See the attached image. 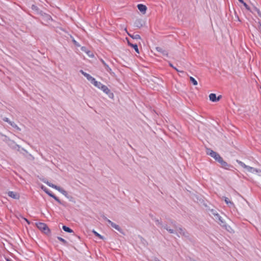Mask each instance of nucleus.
Returning <instances> with one entry per match:
<instances>
[{"label": "nucleus", "mask_w": 261, "mask_h": 261, "mask_svg": "<svg viewBox=\"0 0 261 261\" xmlns=\"http://www.w3.org/2000/svg\"><path fill=\"white\" fill-rule=\"evenodd\" d=\"M72 42L75 46L77 47H80L81 46L80 44L76 40H75L74 39H72Z\"/></svg>", "instance_id": "nucleus-38"}, {"label": "nucleus", "mask_w": 261, "mask_h": 261, "mask_svg": "<svg viewBox=\"0 0 261 261\" xmlns=\"http://www.w3.org/2000/svg\"><path fill=\"white\" fill-rule=\"evenodd\" d=\"M238 1L242 4L243 5V6L245 7V8L247 10H250V7L246 3H245L244 0H238Z\"/></svg>", "instance_id": "nucleus-29"}, {"label": "nucleus", "mask_w": 261, "mask_h": 261, "mask_svg": "<svg viewBox=\"0 0 261 261\" xmlns=\"http://www.w3.org/2000/svg\"><path fill=\"white\" fill-rule=\"evenodd\" d=\"M101 217L104 220L106 221L112 226V224H113L114 222L108 219L104 215H101Z\"/></svg>", "instance_id": "nucleus-31"}, {"label": "nucleus", "mask_w": 261, "mask_h": 261, "mask_svg": "<svg viewBox=\"0 0 261 261\" xmlns=\"http://www.w3.org/2000/svg\"><path fill=\"white\" fill-rule=\"evenodd\" d=\"M237 162L241 166H242L243 168H246V167H247V165H246L243 162H242V161H240L238 160H237Z\"/></svg>", "instance_id": "nucleus-34"}, {"label": "nucleus", "mask_w": 261, "mask_h": 261, "mask_svg": "<svg viewBox=\"0 0 261 261\" xmlns=\"http://www.w3.org/2000/svg\"><path fill=\"white\" fill-rule=\"evenodd\" d=\"M43 182L44 183H45L47 186H48L49 187H51L57 190H58L59 192H60L61 193H62L63 192V191L65 190L63 188H62V187H60V186H58L57 185H54L50 182H49L48 181H45V180H43Z\"/></svg>", "instance_id": "nucleus-6"}, {"label": "nucleus", "mask_w": 261, "mask_h": 261, "mask_svg": "<svg viewBox=\"0 0 261 261\" xmlns=\"http://www.w3.org/2000/svg\"><path fill=\"white\" fill-rule=\"evenodd\" d=\"M3 121H4L5 122H7V123H8L9 124L12 122V121H10V120L9 119V118H7V117H4L3 118Z\"/></svg>", "instance_id": "nucleus-40"}, {"label": "nucleus", "mask_w": 261, "mask_h": 261, "mask_svg": "<svg viewBox=\"0 0 261 261\" xmlns=\"http://www.w3.org/2000/svg\"><path fill=\"white\" fill-rule=\"evenodd\" d=\"M22 150H24V151H25L26 152H27V150H25L24 148H22Z\"/></svg>", "instance_id": "nucleus-47"}, {"label": "nucleus", "mask_w": 261, "mask_h": 261, "mask_svg": "<svg viewBox=\"0 0 261 261\" xmlns=\"http://www.w3.org/2000/svg\"><path fill=\"white\" fill-rule=\"evenodd\" d=\"M20 148V146L17 144V146H16V149H17V150H19V149Z\"/></svg>", "instance_id": "nucleus-45"}, {"label": "nucleus", "mask_w": 261, "mask_h": 261, "mask_svg": "<svg viewBox=\"0 0 261 261\" xmlns=\"http://www.w3.org/2000/svg\"><path fill=\"white\" fill-rule=\"evenodd\" d=\"M57 239L58 240H59L60 241H61V242H62V243L66 245V246H68L69 245V244L67 242V241L66 240H65L64 239L60 237H57Z\"/></svg>", "instance_id": "nucleus-28"}, {"label": "nucleus", "mask_w": 261, "mask_h": 261, "mask_svg": "<svg viewBox=\"0 0 261 261\" xmlns=\"http://www.w3.org/2000/svg\"><path fill=\"white\" fill-rule=\"evenodd\" d=\"M237 18H238V20H239V21H240V20L239 19V16H237Z\"/></svg>", "instance_id": "nucleus-48"}, {"label": "nucleus", "mask_w": 261, "mask_h": 261, "mask_svg": "<svg viewBox=\"0 0 261 261\" xmlns=\"http://www.w3.org/2000/svg\"><path fill=\"white\" fill-rule=\"evenodd\" d=\"M101 61L102 64L103 65V66H105V69L108 72H109L110 74H111L112 73V69H111V68L109 66V65L103 60L101 59Z\"/></svg>", "instance_id": "nucleus-23"}, {"label": "nucleus", "mask_w": 261, "mask_h": 261, "mask_svg": "<svg viewBox=\"0 0 261 261\" xmlns=\"http://www.w3.org/2000/svg\"><path fill=\"white\" fill-rule=\"evenodd\" d=\"M5 137L6 140L5 141L7 143V144L13 149H16V146H17V144L13 140H11L7 136H5Z\"/></svg>", "instance_id": "nucleus-12"}, {"label": "nucleus", "mask_w": 261, "mask_h": 261, "mask_svg": "<svg viewBox=\"0 0 261 261\" xmlns=\"http://www.w3.org/2000/svg\"><path fill=\"white\" fill-rule=\"evenodd\" d=\"M154 221L155 222L156 225L160 227H163L165 229L167 230L170 233H175V231L173 229L170 228L167 224L163 225L162 221L159 220V219L155 218L154 219Z\"/></svg>", "instance_id": "nucleus-5"}, {"label": "nucleus", "mask_w": 261, "mask_h": 261, "mask_svg": "<svg viewBox=\"0 0 261 261\" xmlns=\"http://www.w3.org/2000/svg\"><path fill=\"white\" fill-rule=\"evenodd\" d=\"M206 152L207 155H210L215 160L216 159H217V158H218L219 155H220L218 153L213 150L211 148H206Z\"/></svg>", "instance_id": "nucleus-9"}, {"label": "nucleus", "mask_w": 261, "mask_h": 261, "mask_svg": "<svg viewBox=\"0 0 261 261\" xmlns=\"http://www.w3.org/2000/svg\"><path fill=\"white\" fill-rule=\"evenodd\" d=\"M182 236L185 237L187 239L190 241L191 242L192 241V239L191 237V234L187 231L186 229L183 232V234H182Z\"/></svg>", "instance_id": "nucleus-22"}, {"label": "nucleus", "mask_w": 261, "mask_h": 261, "mask_svg": "<svg viewBox=\"0 0 261 261\" xmlns=\"http://www.w3.org/2000/svg\"><path fill=\"white\" fill-rule=\"evenodd\" d=\"M40 15L42 16L43 20L46 23H49L50 21H53L51 16L43 11L42 12Z\"/></svg>", "instance_id": "nucleus-8"}, {"label": "nucleus", "mask_w": 261, "mask_h": 261, "mask_svg": "<svg viewBox=\"0 0 261 261\" xmlns=\"http://www.w3.org/2000/svg\"><path fill=\"white\" fill-rule=\"evenodd\" d=\"M215 220L219 223V224L223 228H225L227 231H229L228 228H230V227L227 225L226 222L223 221L222 219V217L218 214V215H215Z\"/></svg>", "instance_id": "nucleus-4"}, {"label": "nucleus", "mask_w": 261, "mask_h": 261, "mask_svg": "<svg viewBox=\"0 0 261 261\" xmlns=\"http://www.w3.org/2000/svg\"><path fill=\"white\" fill-rule=\"evenodd\" d=\"M41 189L45 192L48 196L54 198L59 204L65 206V202L61 201L58 197H57L54 194H53L50 190L44 186L41 187Z\"/></svg>", "instance_id": "nucleus-3"}, {"label": "nucleus", "mask_w": 261, "mask_h": 261, "mask_svg": "<svg viewBox=\"0 0 261 261\" xmlns=\"http://www.w3.org/2000/svg\"><path fill=\"white\" fill-rule=\"evenodd\" d=\"M169 222L175 228H177V226L176 225V222L175 221L172 219H170Z\"/></svg>", "instance_id": "nucleus-35"}, {"label": "nucleus", "mask_w": 261, "mask_h": 261, "mask_svg": "<svg viewBox=\"0 0 261 261\" xmlns=\"http://www.w3.org/2000/svg\"><path fill=\"white\" fill-rule=\"evenodd\" d=\"M8 195L9 197H11L14 199H19L20 198V195L19 193L15 192L9 191L8 192Z\"/></svg>", "instance_id": "nucleus-14"}, {"label": "nucleus", "mask_w": 261, "mask_h": 261, "mask_svg": "<svg viewBox=\"0 0 261 261\" xmlns=\"http://www.w3.org/2000/svg\"><path fill=\"white\" fill-rule=\"evenodd\" d=\"M169 65L170 67H171L173 68L174 69H175L176 71L180 72H181V73H184V71H180V70H179L177 68H176L175 67H174L173 66V65L171 63L169 62Z\"/></svg>", "instance_id": "nucleus-36"}, {"label": "nucleus", "mask_w": 261, "mask_h": 261, "mask_svg": "<svg viewBox=\"0 0 261 261\" xmlns=\"http://www.w3.org/2000/svg\"><path fill=\"white\" fill-rule=\"evenodd\" d=\"M155 49L157 51L162 54L163 56L168 57V52L167 50L164 49L163 48L159 46L156 47Z\"/></svg>", "instance_id": "nucleus-17"}, {"label": "nucleus", "mask_w": 261, "mask_h": 261, "mask_svg": "<svg viewBox=\"0 0 261 261\" xmlns=\"http://www.w3.org/2000/svg\"><path fill=\"white\" fill-rule=\"evenodd\" d=\"M10 125L12 126L13 128H15L17 130H20V128L17 125L16 123H15L14 122H12L10 124Z\"/></svg>", "instance_id": "nucleus-33"}, {"label": "nucleus", "mask_w": 261, "mask_h": 261, "mask_svg": "<svg viewBox=\"0 0 261 261\" xmlns=\"http://www.w3.org/2000/svg\"><path fill=\"white\" fill-rule=\"evenodd\" d=\"M209 211L211 212L212 214L215 217V215H218V213L216 212V211L214 209H209Z\"/></svg>", "instance_id": "nucleus-39"}, {"label": "nucleus", "mask_w": 261, "mask_h": 261, "mask_svg": "<svg viewBox=\"0 0 261 261\" xmlns=\"http://www.w3.org/2000/svg\"><path fill=\"white\" fill-rule=\"evenodd\" d=\"M92 232H93V233L96 236V237H97L98 238H99V239L103 240H105V237L102 236H101V234H100L99 233H98L97 231H96L95 230H93L92 231Z\"/></svg>", "instance_id": "nucleus-27"}, {"label": "nucleus", "mask_w": 261, "mask_h": 261, "mask_svg": "<svg viewBox=\"0 0 261 261\" xmlns=\"http://www.w3.org/2000/svg\"><path fill=\"white\" fill-rule=\"evenodd\" d=\"M190 81L194 86H196L198 84V83H197V81L192 76H190Z\"/></svg>", "instance_id": "nucleus-32"}, {"label": "nucleus", "mask_w": 261, "mask_h": 261, "mask_svg": "<svg viewBox=\"0 0 261 261\" xmlns=\"http://www.w3.org/2000/svg\"><path fill=\"white\" fill-rule=\"evenodd\" d=\"M128 35L134 39H141V36L139 34H136L135 33L131 34L127 33Z\"/></svg>", "instance_id": "nucleus-26"}, {"label": "nucleus", "mask_w": 261, "mask_h": 261, "mask_svg": "<svg viewBox=\"0 0 261 261\" xmlns=\"http://www.w3.org/2000/svg\"><path fill=\"white\" fill-rule=\"evenodd\" d=\"M101 217L104 220L106 221L112 226V224H113L114 222L108 219L104 215H101Z\"/></svg>", "instance_id": "nucleus-30"}, {"label": "nucleus", "mask_w": 261, "mask_h": 261, "mask_svg": "<svg viewBox=\"0 0 261 261\" xmlns=\"http://www.w3.org/2000/svg\"><path fill=\"white\" fill-rule=\"evenodd\" d=\"M145 22L142 19H137L134 22V26L137 28H141L144 24Z\"/></svg>", "instance_id": "nucleus-13"}, {"label": "nucleus", "mask_w": 261, "mask_h": 261, "mask_svg": "<svg viewBox=\"0 0 261 261\" xmlns=\"http://www.w3.org/2000/svg\"><path fill=\"white\" fill-rule=\"evenodd\" d=\"M245 169H246L248 172L252 173L254 172H258L259 171L261 172V170H259L253 167H250L249 166H247V167H246Z\"/></svg>", "instance_id": "nucleus-24"}, {"label": "nucleus", "mask_w": 261, "mask_h": 261, "mask_svg": "<svg viewBox=\"0 0 261 261\" xmlns=\"http://www.w3.org/2000/svg\"><path fill=\"white\" fill-rule=\"evenodd\" d=\"M219 163L220 164L222 168L226 170H230V168H234L232 165L228 164L227 162L224 161L223 159H222L221 161H220Z\"/></svg>", "instance_id": "nucleus-10"}, {"label": "nucleus", "mask_w": 261, "mask_h": 261, "mask_svg": "<svg viewBox=\"0 0 261 261\" xmlns=\"http://www.w3.org/2000/svg\"><path fill=\"white\" fill-rule=\"evenodd\" d=\"M222 96L221 95L218 96H216V94L215 93H211L209 95L210 100L213 102H217L220 100Z\"/></svg>", "instance_id": "nucleus-11"}, {"label": "nucleus", "mask_w": 261, "mask_h": 261, "mask_svg": "<svg viewBox=\"0 0 261 261\" xmlns=\"http://www.w3.org/2000/svg\"><path fill=\"white\" fill-rule=\"evenodd\" d=\"M177 229V230L178 231L179 233L180 234V235L182 236L183 234V232L185 230V228H182V227H178Z\"/></svg>", "instance_id": "nucleus-37"}, {"label": "nucleus", "mask_w": 261, "mask_h": 261, "mask_svg": "<svg viewBox=\"0 0 261 261\" xmlns=\"http://www.w3.org/2000/svg\"><path fill=\"white\" fill-rule=\"evenodd\" d=\"M37 227L46 236H50L51 234V231L47 225L43 222L36 223Z\"/></svg>", "instance_id": "nucleus-2"}, {"label": "nucleus", "mask_w": 261, "mask_h": 261, "mask_svg": "<svg viewBox=\"0 0 261 261\" xmlns=\"http://www.w3.org/2000/svg\"><path fill=\"white\" fill-rule=\"evenodd\" d=\"M255 10L257 12L258 15L261 17V12L260 10L256 7L255 8Z\"/></svg>", "instance_id": "nucleus-43"}, {"label": "nucleus", "mask_w": 261, "mask_h": 261, "mask_svg": "<svg viewBox=\"0 0 261 261\" xmlns=\"http://www.w3.org/2000/svg\"><path fill=\"white\" fill-rule=\"evenodd\" d=\"M222 159H223V158L220 156V155H219L218 158H217L215 161L219 163L220 161H221Z\"/></svg>", "instance_id": "nucleus-42"}, {"label": "nucleus", "mask_w": 261, "mask_h": 261, "mask_svg": "<svg viewBox=\"0 0 261 261\" xmlns=\"http://www.w3.org/2000/svg\"><path fill=\"white\" fill-rule=\"evenodd\" d=\"M155 261H160V260L158 259V260H155Z\"/></svg>", "instance_id": "nucleus-49"}, {"label": "nucleus", "mask_w": 261, "mask_h": 261, "mask_svg": "<svg viewBox=\"0 0 261 261\" xmlns=\"http://www.w3.org/2000/svg\"><path fill=\"white\" fill-rule=\"evenodd\" d=\"M137 8L143 14H144L146 12L147 7L143 4H139L137 5Z\"/></svg>", "instance_id": "nucleus-15"}, {"label": "nucleus", "mask_w": 261, "mask_h": 261, "mask_svg": "<svg viewBox=\"0 0 261 261\" xmlns=\"http://www.w3.org/2000/svg\"><path fill=\"white\" fill-rule=\"evenodd\" d=\"M6 261H13L12 259L10 258H6Z\"/></svg>", "instance_id": "nucleus-46"}, {"label": "nucleus", "mask_w": 261, "mask_h": 261, "mask_svg": "<svg viewBox=\"0 0 261 261\" xmlns=\"http://www.w3.org/2000/svg\"><path fill=\"white\" fill-rule=\"evenodd\" d=\"M81 72L84 75L87 79L90 81L92 84L98 89H101L104 93H105L110 98H114V94L111 91V90L108 88V87L105 85H103L101 82H97L95 78L92 77L89 74L83 71L82 70H81Z\"/></svg>", "instance_id": "nucleus-1"}, {"label": "nucleus", "mask_w": 261, "mask_h": 261, "mask_svg": "<svg viewBox=\"0 0 261 261\" xmlns=\"http://www.w3.org/2000/svg\"><path fill=\"white\" fill-rule=\"evenodd\" d=\"M223 198L225 203L227 204H229V207L234 206V203L232 202H231L227 197H224Z\"/></svg>", "instance_id": "nucleus-25"}, {"label": "nucleus", "mask_w": 261, "mask_h": 261, "mask_svg": "<svg viewBox=\"0 0 261 261\" xmlns=\"http://www.w3.org/2000/svg\"><path fill=\"white\" fill-rule=\"evenodd\" d=\"M21 217L28 224H30L31 222L27 218L23 217V216H21Z\"/></svg>", "instance_id": "nucleus-41"}, {"label": "nucleus", "mask_w": 261, "mask_h": 261, "mask_svg": "<svg viewBox=\"0 0 261 261\" xmlns=\"http://www.w3.org/2000/svg\"><path fill=\"white\" fill-rule=\"evenodd\" d=\"M149 217L151 218V219L152 220H154V219H155L156 218H155L153 216V215H152V214H149Z\"/></svg>", "instance_id": "nucleus-44"}, {"label": "nucleus", "mask_w": 261, "mask_h": 261, "mask_svg": "<svg viewBox=\"0 0 261 261\" xmlns=\"http://www.w3.org/2000/svg\"><path fill=\"white\" fill-rule=\"evenodd\" d=\"M62 194L68 199L69 201L75 203V198L72 196L69 195L66 190H64Z\"/></svg>", "instance_id": "nucleus-16"}, {"label": "nucleus", "mask_w": 261, "mask_h": 261, "mask_svg": "<svg viewBox=\"0 0 261 261\" xmlns=\"http://www.w3.org/2000/svg\"><path fill=\"white\" fill-rule=\"evenodd\" d=\"M127 43L129 46L132 47L133 48H134L135 49V50L136 53H137L138 54L139 53V48H138L137 44L132 43L128 40H127Z\"/></svg>", "instance_id": "nucleus-20"}, {"label": "nucleus", "mask_w": 261, "mask_h": 261, "mask_svg": "<svg viewBox=\"0 0 261 261\" xmlns=\"http://www.w3.org/2000/svg\"><path fill=\"white\" fill-rule=\"evenodd\" d=\"M62 229L64 231H65V232H67L68 233H73L72 236L75 239H77V240L80 239V237L79 236L75 234L74 233L73 230L72 229H71L70 227H69L66 225H63Z\"/></svg>", "instance_id": "nucleus-7"}, {"label": "nucleus", "mask_w": 261, "mask_h": 261, "mask_svg": "<svg viewBox=\"0 0 261 261\" xmlns=\"http://www.w3.org/2000/svg\"><path fill=\"white\" fill-rule=\"evenodd\" d=\"M31 8L36 14L40 15L42 12V11L40 10V9L35 5H32Z\"/></svg>", "instance_id": "nucleus-18"}, {"label": "nucleus", "mask_w": 261, "mask_h": 261, "mask_svg": "<svg viewBox=\"0 0 261 261\" xmlns=\"http://www.w3.org/2000/svg\"><path fill=\"white\" fill-rule=\"evenodd\" d=\"M112 227L115 229H116L117 230H118L120 233L124 234V232L122 230V229L117 224L115 223H113L112 224Z\"/></svg>", "instance_id": "nucleus-21"}, {"label": "nucleus", "mask_w": 261, "mask_h": 261, "mask_svg": "<svg viewBox=\"0 0 261 261\" xmlns=\"http://www.w3.org/2000/svg\"><path fill=\"white\" fill-rule=\"evenodd\" d=\"M81 49L82 51L86 53L89 57H94V55H93V53L91 51H90V50H89L87 47L82 46Z\"/></svg>", "instance_id": "nucleus-19"}]
</instances>
